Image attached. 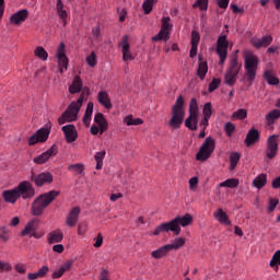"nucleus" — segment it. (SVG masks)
<instances>
[{"instance_id":"nucleus-44","label":"nucleus","mask_w":280,"mask_h":280,"mask_svg":"<svg viewBox=\"0 0 280 280\" xmlns=\"http://www.w3.org/2000/svg\"><path fill=\"white\" fill-rule=\"evenodd\" d=\"M248 112L244 108L237 109L232 114V119H246Z\"/></svg>"},{"instance_id":"nucleus-61","label":"nucleus","mask_w":280,"mask_h":280,"mask_svg":"<svg viewBox=\"0 0 280 280\" xmlns=\"http://www.w3.org/2000/svg\"><path fill=\"white\" fill-rule=\"evenodd\" d=\"M72 266H73V261L68 260L60 268L63 270V272H69Z\"/></svg>"},{"instance_id":"nucleus-64","label":"nucleus","mask_w":280,"mask_h":280,"mask_svg":"<svg viewBox=\"0 0 280 280\" xmlns=\"http://www.w3.org/2000/svg\"><path fill=\"white\" fill-rule=\"evenodd\" d=\"M271 187L273 189H280V176L279 177H276L272 183H271Z\"/></svg>"},{"instance_id":"nucleus-39","label":"nucleus","mask_w":280,"mask_h":280,"mask_svg":"<svg viewBox=\"0 0 280 280\" xmlns=\"http://www.w3.org/2000/svg\"><path fill=\"white\" fill-rule=\"evenodd\" d=\"M124 122L127 124V126H141V124H143V119L133 118L132 115H128L124 118Z\"/></svg>"},{"instance_id":"nucleus-52","label":"nucleus","mask_w":280,"mask_h":280,"mask_svg":"<svg viewBox=\"0 0 280 280\" xmlns=\"http://www.w3.org/2000/svg\"><path fill=\"white\" fill-rule=\"evenodd\" d=\"M57 14L61 20L63 26H67V18L69 16V14L67 13V10L63 9L61 11H57Z\"/></svg>"},{"instance_id":"nucleus-34","label":"nucleus","mask_w":280,"mask_h":280,"mask_svg":"<svg viewBox=\"0 0 280 280\" xmlns=\"http://www.w3.org/2000/svg\"><path fill=\"white\" fill-rule=\"evenodd\" d=\"M93 115V102L88 103L86 109H85V114L83 116V124L85 126H90L91 125V117Z\"/></svg>"},{"instance_id":"nucleus-22","label":"nucleus","mask_w":280,"mask_h":280,"mask_svg":"<svg viewBox=\"0 0 280 280\" xmlns=\"http://www.w3.org/2000/svg\"><path fill=\"white\" fill-rule=\"evenodd\" d=\"M2 197L4 202H9L10 205H14L16 200H19V190H16V187L10 190H4L2 192Z\"/></svg>"},{"instance_id":"nucleus-1","label":"nucleus","mask_w":280,"mask_h":280,"mask_svg":"<svg viewBox=\"0 0 280 280\" xmlns=\"http://www.w3.org/2000/svg\"><path fill=\"white\" fill-rule=\"evenodd\" d=\"M194 222L191 214L187 213L184 217L177 215L170 222L162 223L155 228L153 235H161V233H174V235H180V226H189Z\"/></svg>"},{"instance_id":"nucleus-47","label":"nucleus","mask_w":280,"mask_h":280,"mask_svg":"<svg viewBox=\"0 0 280 280\" xmlns=\"http://www.w3.org/2000/svg\"><path fill=\"white\" fill-rule=\"evenodd\" d=\"M269 266H270V268H275L277 266H280V250H277L273 254V256H272V258H271V260L269 262Z\"/></svg>"},{"instance_id":"nucleus-32","label":"nucleus","mask_w":280,"mask_h":280,"mask_svg":"<svg viewBox=\"0 0 280 280\" xmlns=\"http://www.w3.org/2000/svg\"><path fill=\"white\" fill-rule=\"evenodd\" d=\"M262 78L270 86H277L279 84V78L273 77L271 70H265Z\"/></svg>"},{"instance_id":"nucleus-42","label":"nucleus","mask_w":280,"mask_h":280,"mask_svg":"<svg viewBox=\"0 0 280 280\" xmlns=\"http://www.w3.org/2000/svg\"><path fill=\"white\" fill-rule=\"evenodd\" d=\"M34 54L37 58H39V60H47V58H49V54H47V50H45L43 46H38Z\"/></svg>"},{"instance_id":"nucleus-46","label":"nucleus","mask_w":280,"mask_h":280,"mask_svg":"<svg viewBox=\"0 0 280 280\" xmlns=\"http://www.w3.org/2000/svg\"><path fill=\"white\" fill-rule=\"evenodd\" d=\"M170 16L162 18L161 30L172 32V23H170Z\"/></svg>"},{"instance_id":"nucleus-50","label":"nucleus","mask_w":280,"mask_h":280,"mask_svg":"<svg viewBox=\"0 0 280 280\" xmlns=\"http://www.w3.org/2000/svg\"><path fill=\"white\" fill-rule=\"evenodd\" d=\"M92 35H93L94 40H97V43H100L102 40V34H101L100 26H94L92 28Z\"/></svg>"},{"instance_id":"nucleus-4","label":"nucleus","mask_w":280,"mask_h":280,"mask_svg":"<svg viewBox=\"0 0 280 280\" xmlns=\"http://www.w3.org/2000/svg\"><path fill=\"white\" fill-rule=\"evenodd\" d=\"M171 115L172 117L168 121V126H171L173 130H178V128L183 126L185 119V98H183V96L177 97L171 109Z\"/></svg>"},{"instance_id":"nucleus-13","label":"nucleus","mask_w":280,"mask_h":280,"mask_svg":"<svg viewBox=\"0 0 280 280\" xmlns=\"http://www.w3.org/2000/svg\"><path fill=\"white\" fill-rule=\"evenodd\" d=\"M56 154H58V147L56 144H52L51 148H49L47 151L34 158L33 162L36 163V165H45V163L51 156H56Z\"/></svg>"},{"instance_id":"nucleus-24","label":"nucleus","mask_w":280,"mask_h":280,"mask_svg":"<svg viewBox=\"0 0 280 280\" xmlns=\"http://www.w3.org/2000/svg\"><path fill=\"white\" fill-rule=\"evenodd\" d=\"M272 43V36L270 35H265L261 38H253L252 39V45L256 47V49H260V47H268Z\"/></svg>"},{"instance_id":"nucleus-31","label":"nucleus","mask_w":280,"mask_h":280,"mask_svg":"<svg viewBox=\"0 0 280 280\" xmlns=\"http://www.w3.org/2000/svg\"><path fill=\"white\" fill-rule=\"evenodd\" d=\"M280 118V110L279 109H273L271 112H269L266 115V124L267 126H273L275 121H277V119Z\"/></svg>"},{"instance_id":"nucleus-8","label":"nucleus","mask_w":280,"mask_h":280,"mask_svg":"<svg viewBox=\"0 0 280 280\" xmlns=\"http://www.w3.org/2000/svg\"><path fill=\"white\" fill-rule=\"evenodd\" d=\"M185 126L189 130H198V102L196 98L190 100L189 117L186 118Z\"/></svg>"},{"instance_id":"nucleus-62","label":"nucleus","mask_w":280,"mask_h":280,"mask_svg":"<svg viewBox=\"0 0 280 280\" xmlns=\"http://www.w3.org/2000/svg\"><path fill=\"white\" fill-rule=\"evenodd\" d=\"M219 8L226 10L229 8V0H217Z\"/></svg>"},{"instance_id":"nucleus-30","label":"nucleus","mask_w":280,"mask_h":280,"mask_svg":"<svg viewBox=\"0 0 280 280\" xmlns=\"http://www.w3.org/2000/svg\"><path fill=\"white\" fill-rule=\"evenodd\" d=\"M171 249L168 247V245H164L155 250H153L151 253V257H153V259H163V257H165L167 255V253H170Z\"/></svg>"},{"instance_id":"nucleus-37","label":"nucleus","mask_w":280,"mask_h":280,"mask_svg":"<svg viewBox=\"0 0 280 280\" xmlns=\"http://www.w3.org/2000/svg\"><path fill=\"white\" fill-rule=\"evenodd\" d=\"M220 187H228L229 189H235V187H240V179L237 178H229L220 184Z\"/></svg>"},{"instance_id":"nucleus-16","label":"nucleus","mask_w":280,"mask_h":280,"mask_svg":"<svg viewBox=\"0 0 280 280\" xmlns=\"http://www.w3.org/2000/svg\"><path fill=\"white\" fill-rule=\"evenodd\" d=\"M61 130L66 137L67 143H73L78 140V129H75V125H66L61 127Z\"/></svg>"},{"instance_id":"nucleus-54","label":"nucleus","mask_w":280,"mask_h":280,"mask_svg":"<svg viewBox=\"0 0 280 280\" xmlns=\"http://www.w3.org/2000/svg\"><path fill=\"white\" fill-rule=\"evenodd\" d=\"M224 128L228 137H231L235 132V125L233 122H226Z\"/></svg>"},{"instance_id":"nucleus-23","label":"nucleus","mask_w":280,"mask_h":280,"mask_svg":"<svg viewBox=\"0 0 280 280\" xmlns=\"http://www.w3.org/2000/svg\"><path fill=\"white\" fill-rule=\"evenodd\" d=\"M97 101L107 110H110V108H113V103H110V96L108 95V92L100 91L97 94Z\"/></svg>"},{"instance_id":"nucleus-12","label":"nucleus","mask_w":280,"mask_h":280,"mask_svg":"<svg viewBox=\"0 0 280 280\" xmlns=\"http://www.w3.org/2000/svg\"><path fill=\"white\" fill-rule=\"evenodd\" d=\"M277 152H279V135H271L267 139V149L265 154L267 159L272 160L277 156Z\"/></svg>"},{"instance_id":"nucleus-43","label":"nucleus","mask_w":280,"mask_h":280,"mask_svg":"<svg viewBox=\"0 0 280 280\" xmlns=\"http://www.w3.org/2000/svg\"><path fill=\"white\" fill-rule=\"evenodd\" d=\"M154 3H156V0H144L142 4L144 14H150V12H152V8H154Z\"/></svg>"},{"instance_id":"nucleus-3","label":"nucleus","mask_w":280,"mask_h":280,"mask_svg":"<svg viewBox=\"0 0 280 280\" xmlns=\"http://www.w3.org/2000/svg\"><path fill=\"white\" fill-rule=\"evenodd\" d=\"M60 196V191L50 190L48 192L39 195L32 203L31 213L35 217L43 215L44 211Z\"/></svg>"},{"instance_id":"nucleus-57","label":"nucleus","mask_w":280,"mask_h":280,"mask_svg":"<svg viewBox=\"0 0 280 280\" xmlns=\"http://www.w3.org/2000/svg\"><path fill=\"white\" fill-rule=\"evenodd\" d=\"M10 270H12V265L0 261V272H10Z\"/></svg>"},{"instance_id":"nucleus-7","label":"nucleus","mask_w":280,"mask_h":280,"mask_svg":"<svg viewBox=\"0 0 280 280\" xmlns=\"http://www.w3.org/2000/svg\"><path fill=\"white\" fill-rule=\"evenodd\" d=\"M215 151V140L212 137H208L202 142L199 151L196 154L197 161L205 162L208 159H211V155Z\"/></svg>"},{"instance_id":"nucleus-15","label":"nucleus","mask_w":280,"mask_h":280,"mask_svg":"<svg viewBox=\"0 0 280 280\" xmlns=\"http://www.w3.org/2000/svg\"><path fill=\"white\" fill-rule=\"evenodd\" d=\"M128 40H129L128 35H125V36H122V40L119 44V47H121V51H122L124 62L135 60V57L132 56V52H130V43H128Z\"/></svg>"},{"instance_id":"nucleus-36","label":"nucleus","mask_w":280,"mask_h":280,"mask_svg":"<svg viewBox=\"0 0 280 280\" xmlns=\"http://www.w3.org/2000/svg\"><path fill=\"white\" fill-rule=\"evenodd\" d=\"M106 158V151L96 152L94 159L96 161V170L104 167V159Z\"/></svg>"},{"instance_id":"nucleus-6","label":"nucleus","mask_w":280,"mask_h":280,"mask_svg":"<svg viewBox=\"0 0 280 280\" xmlns=\"http://www.w3.org/2000/svg\"><path fill=\"white\" fill-rule=\"evenodd\" d=\"M240 71H242V63L237 59V55H233L230 59V65L224 74V83L228 86H235V82H237V75H240Z\"/></svg>"},{"instance_id":"nucleus-55","label":"nucleus","mask_w":280,"mask_h":280,"mask_svg":"<svg viewBox=\"0 0 280 280\" xmlns=\"http://www.w3.org/2000/svg\"><path fill=\"white\" fill-rule=\"evenodd\" d=\"M198 43H200V33L197 31L191 32V45L198 46Z\"/></svg>"},{"instance_id":"nucleus-33","label":"nucleus","mask_w":280,"mask_h":280,"mask_svg":"<svg viewBox=\"0 0 280 280\" xmlns=\"http://www.w3.org/2000/svg\"><path fill=\"white\" fill-rule=\"evenodd\" d=\"M266 183H268V177L266 176V174H260L253 180V185L254 187H256V189H261L262 187H266Z\"/></svg>"},{"instance_id":"nucleus-35","label":"nucleus","mask_w":280,"mask_h":280,"mask_svg":"<svg viewBox=\"0 0 280 280\" xmlns=\"http://www.w3.org/2000/svg\"><path fill=\"white\" fill-rule=\"evenodd\" d=\"M240 159H242V155L238 152H232L230 154V172H233L237 167Z\"/></svg>"},{"instance_id":"nucleus-19","label":"nucleus","mask_w":280,"mask_h":280,"mask_svg":"<svg viewBox=\"0 0 280 280\" xmlns=\"http://www.w3.org/2000/svg\"><path fill=\"white\" fill-rule=\"evenodd\" d=\"M79 218H80V208L74 207L70 210V212L66 219V224L70 228H73L78 224Z\"/></svg>"},{"instance_id":"nucleus-53","label":"nucleus","mask_w":280,"mask_h":280,"mask_svg":"<svg viewBox=\"0 0 280 280\" xmlns=\"http://www.w3.org/2000/svg\"><path fill=\"white\" fill-rule=\"evenodd\" d=\"M220 86V79H213L209 84V93H213Z\"/></svg>"},{"instance_id":"nucleus-27","label":"nucleus","mask_w":280,"mask_h":280,"mask_svg":"<svg viewBox=\"0 0 280 280\" xmlns=\"http://www.w3.org/2000/svg\"><path fill=\"white\" fill-rule=\"evenodd\" d=\"M82 86H84L82 79L80 75H75L72 84L69 86V93H71V95H75V93H80L82 91Z\"/></svg>"},{"instance_id":"nucleus-48","label":"nucleus","mask_w":280,"mask_h":280,"mask_svg":"<svg viewBox=\"0 0 280 280\" xmlns=\"http://www.w3.org/2000/svg\"><path fill=\"white\" fill-rule=\"evenodd\" d=\"M89 67H95L97 65V55H95V51H92L85 59Z\"/></svg>"},{"instance_id":"nucleus-56","label":"nucleus","mask_w":280,"mask_h":280,"mask_svg":"<svg viewBox=\"0 0 280 280\" xmlns=\"http://www.w3.org/2000/svg\"><path fill=\"white\" fill-rule=\"evenodd\" d=\"M94 248H101L102 244H104V236L102 233H98L97 236L94 238Z\"/></svg>"},{"instance_id":"nucleus-5","label":"nucleus","mask_w":280,"mask_h":280,"mask_svg":"<svg viewBox=\"0 0 280 280\" xmlns=\"http://www.w3.org/2000/svg\"><path fill=\"white\" fill-rule=\"evenodd\" d=\"M259 67V59L255 54L250 51L244 52V69H245V80L253 84L255 78H257V69Z\"/></svg>"},{"instance_id":"nucleus-10","label":"nucleus","mask_w":280,"mask_h":280,"mask_svg":"<svg viewBox=\"0 0 280 280\" xmlns=\"http://www.w3.org/2000/svg\"><path fill=\"white\" fill-rule=\"evenodd\" d=\"M217 54L220 58L219 65H224L226 56H229V39H226V35H220L218 37Z\"/></svg>"},{"instance_id":"nucleus-28","label":"nucleus","mask_w":280,"mask_h":280,"mask_svg":"<svg viewBox=\"0 0 280 280\" xmlns=\"http://www.w3.org/2000/svg\"><path fill=\"white\" fill-rule=\"evenodd\" d=\"M62 240H65V234L60 230H55L48 234V244H60Z\"/></svg>"},{"instance_id":"nucleus-2","label":"nucleus","mask_w":280,"mask_h":280,"mask_svg":"<svg viewBox=\"0 0 280 280\" xmlns=\"http://www.w3.org/2000/svg\"><path fill=\"white\" fill-rule=\"evenodd\" d=\"M84 97H89V88H84L78 101L72 102L61 117L58 118L59 126L67 124V121L78 120V114L80 113V108H82V104H84Z\"/></svg>"},{"instance_id":"nucleus-21","label":"nucleus","mask_w":280,"mask_h":280,"mask_svg":"<svg viewBox=\"0 0 280 280\" xmlns=\"http://www.w3.org/2000/svg\"><path fill=\"white\" fill-rule=\"evenodd\" d=\"M198 69H197V75L201 80H205L207 78V73H209V66L207 61L202 60V55L198 56Z\"/></svg>"},{"instance_id":"nucleus-58","label":"nucleus","mask_w":280,"mask_h":280,"mask_svg":"<svg viewBox=\"0 0 280 280\" xmlns=\"http://www.w3.org/2000/svg\"><path fill=\"white\" fill-rule=\"evenodd\" d=\"M89 229V225L86 223H80L79 226H78V234L79 235H85L86 234V231Z\"/></svg>"},{"instance_id":"nucleus-17","label":"nucleus","mask_w":280,"mask_h":280,"mask_svg":"<svg viewBox=\"0 0 280 280\" xmlns=\"http://www.w3.org/2000/svg\"><path fill=\"white\" fill-rule=\"evenodd\" d=\"M32 180L35 183L36 187H43V185L54 183V175L49 172H44L37 176L33 175Z\"/></svg>"},{"instance_id":"nucleus-26","label":"nucleus","mask_w":280,"mask_h":280,"mask_svg":"<svg viewBox=\"0 0 280 280\" xmlns=\"http://www.w3.org/2000/svg\"><path fill=\"white\" fill-rule=\"evenodd\" d=\"M95 124L100 127L101 135H104L108 130V121L104 118V114L97 113L94 117Z\"/></svg>"},{"instance_id":"nucleus-45","label":"nucleus","mask_w":280,"mask_h":280,"mask_svg":"<svg viewBox=\"0 0 280 280\" xmlns=\"http://www.w3.org/2000/svg\"><path fill=\"white\" fill-rule=\"evenodd\" d=\"M192 8H199V10L207 12L209 8V0H197L194 4Z\"/></svg>"},{"instance_id":"nucleus-18","label":"nucleus","mask_w":280,"mask_h":280,"mask_svg":"<svg viewBox=\"0 0 280 280\" xmlns=\"http://www.w3.org/2000/svg\"><path fill=\"white\" fill-rule=\"evenodd\" d=\"M57 58L59 62V69L60 73L63 72V69L67 70V67H69V58H67V55L65 54V43H61L57 50Z\"/></svg>"},{"instance_id":"nucleus-60","label":"nucleus","mask_w":280,"mask_h":280,"mask_svg":"<svg viewBox=\"0 0 280 280\" xmlns=\"http://www.w3.org/2000/svg\"><path fill=\"white\" fill-rule=\"evenodd\" d=\"M15 270H16V272H19L20 275H25V272H27V268H26L25 265H23V264H18V265H15Z\"/></svg>"},{"instance_id":"nucleus-38","label":"nucleus","mask_w":280,"mask_h":280,"mask_svg":"<svg viewBox=\"0 0 280 280\" xmlns=\"http://www.w3.org/2000/svg\"><path fill=\"white\" fill-rule=\"evenodd\" d=\"M170 31H165L163 28L160 30V32L158 33V35L152 37L153 43H156V40H164L167 42V39L170 38Z\"/></svg>"},{"instance_id":"nucleus-51","label":"nucleus","mask_w":280,"mask_h":280,"mask_svg":"<svg viewBox=\"0 0 280 280\" xmlns=\"http://www.w3.org/2000/svg\"><path fill=\"white\" fill-rule=\"evenodd\" d=\"M213 110L211 109V103H206L203 106V117L211 118Z\"/></svg>"},{"instance_id":"nucleus-25","label":"nucleus","mask_w":280,"mask_h":280,"mask_svg":"<svg viewBox=\"0 0 280 280\" xmlns=\"http://www.w3.org/2000/svg\"><path fill=\"white\" fill-rule=\"evenodd\" d=\"M257 141H259V131L253 128L247 132L245 144L247 148H250V145H254V143H257Z\"/></svg>"},{"instance_id":"nucleus-20","label":"nucleus","mask_w":280,"mask_h":280,"mask_svg":"<svg viewBox=\"0 0 280 280\" xmlns=\"http://www.w3.org/2000/svg\"><path fill=\"white\" fill-rule=\"evenodd\" d=\"M27 16H30V11L23 9L11 15L10 22L13 23V25H19L20 23H24Z\"/></svg>"},{"instance_id":"nucleus-29","label":"nucleus","mask_w":280,"mask_h":280,"mask_svg":"<svg viewBox=\"0 0 280 280\" xmlns=\"http://www.w3.org/2000/svg\"><path fill=\"white\" fill-rule=\"evenodd\" d=\"M214 218L218 219V222L221 224H225L226 226H231V220L229 219V214L219 208L217 212H214Z\"/></svg>"},{"instance_id":"nucleus-11","label":"nucleus","mask_w":280,"mask_h":280,"mask_svg":"<svg viewBox=\"0 0 280 280\" xmlns=\"http://www.w3.org/2000/svg\"><path fill=\"white\" fill-rule=\"evenodd\" d=\"M15 189L18 190V196L23 198V200H28L31 198H34L36 196V190L34 189V186L32 183L24 180L21 182Z\"/></svg>"},{"instance_id":"nucleus-9","label":"nucleus","mask_w":280,"mask_h":280,"mask_svg":"<svg viewBox=\"0 0 280 280\" xmlns=\"http://www.w3.org/2000/svg\"><path fill=\"white\" fill-rule=\"evenodd\" d=\"M51 132V122L46 128L38 129L30 139L28 145H36V143H45L49 139Z\"/></svg>"},{"instance_id":"nucleus-59","label":"nucleus","mask_w":280,"mask_h":280,"mask_svg":"<svg viewBox=\"0 0 280 280\" xmlns=\"http://www.w3.org/2000/svg\"><path fill=\"white\" fill-rule=\"evenodd\" d=\"M49 272V267L43 266L40 269H38L37 275L39 279H43L47 273Z\"/></svg>"},{"instance_id":"nucleus-49","label":"nucleus","mask_w":280,"mask_h":280,"mask_svg":"<svg viewBox=\"0 0 280 280\" xmlns=\"http://www.w3.org/2000/svg\"><path fill=\"white\" fill-rule=\"evenodd\" d=\"M277 205H279V199L270 198L268 206H267V213H272V211H275V209H277Z\"/></svg>"},{"instance_id":"nucleus-63","label":"nucleus","mask_w":280,"mask_h":280,"mask_svg":"<svg viewBox=\"0 0 280 280\" xmlns=\"http://www.w3.org/2000/svg\"><path fill=\"white\" fill-rule=\"evenodd\" d=\"M189 187L190 189H196V187H198V177H191L189 179Z\"/></svg>"},{"instance_id":"nucleus-14","label":"nucleus","mask_w":280,"mask_h":280,"mask_svg":"<svg viewBox=\"0 0 280 280\" xmlns=\"http://www.w3.org/2000/svg\"><path fill=\"white\" fill-rule=\"evenodd\" d=\"M38 219L31 220L21 232L22 237L30 235V237H35L38 240V234L36 233V229H38Z\"/></svg>"},{"instance_id":"nucleus-41","label":"nucleus","mask_w":280,"mask_h":280,"mask_svg":"<svg viewBox=\"0 0 280 280\" xmlns=\"http://www.w3.org/2000/svg\"><path fill=\"white\" fill-rule=\"evenodd\" d=\"M170 250H178V248L185 246V238L178 237L175 238L172 244H167Z\"/></svg>"},{"instance_id":"nucleus-40","label":"nucleus","mask_w":280,"mask_h":280,"mask_svg":"<svg viewBox=\"0 0 280 280\" xmlns=\"http://www.w3.org/2000/svg\"><path fill=\"white\" fill-rule=\"evenodd\" d=\"M68 172H72V174H84V164H70L68 166Z\"/></svg>"}]
</instances>
